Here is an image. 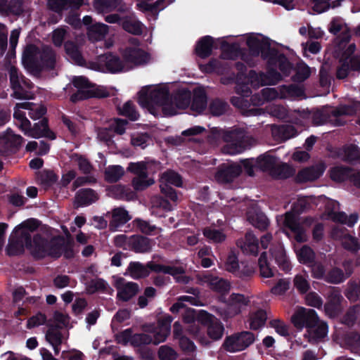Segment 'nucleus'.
Returning a JSON list of instances; mask_svg holds the SVG:
<instances>
[{
    "instance_id": "obj_1",
    "label": "nucleus",
    "mask_w": 360,
    "mask_h": 360,
    "mask_svg": "<svg viewBox=\"0 0 360 360\" xmlns=\"http://www.w3.org/2000/svg\"><path fill=\"white\" fill-rule=\"evenodd\" d=\"M139 103L154 116L174 115L189 105L193 111L200 113L207 107V96L201 87L195 88L193 94L182 89L170 96L167 87L150 86L140 91Z\"/></svg>"
},
{
    "instance_id": "obj_2",
    "label": "nucleus",
    "mask_w": 360,
    "mask_h": 360,
    "mask_svg": "<svg viewBox=\"0 0 360 360\" xmlns=\"http://www.w3.org/2000/svg\"><path fill=\"white\" fill-rule=\"evenodd\" d=\"M37 227L38 221L33 219H28L16 226L10 237L7 248L8 254L18 255L26 248L36 257H44L46 255L59 257L62 255L64 248V240L62 238H54L47 243L41 237L36 236L32 241L31 233Z\"/></svg>"
},
{
    "instance_id": "obj_3",
    "label": "nucleus",
    "mask_w": 360,
    "mask_h": 360,
    "mask_svg": "<svg viewBox=\"0 0 360 360\" xmlns=\"http://www.w3.org/2000/svg\"><path fill=\"white\" fill-rule=\"evenodd\" d=\"M128 274L134 279L146 277L150 271L163 272L173 276L178 282L188 283L189 278L184 276V269L182 266H165L153 262H148L146 266L139 262H131L127 267Z\"/></svg>"
},
{
    "instance_id": "obj_4",
    "label": "nucleus",
    "mask_w": 360,
    "mask_h": 360,
    "mask_svg": "<svg viewBox=\"0 0 360 360\" xmlns=\"http://www.w3.org/2000/svg\"><path fill=\"white\" fill-rule=\"evenodd\" d=\"M247 44L253 53L259 54V51L264 58H269L270 65L278 67L284 74H287L289 69V63L286 58L282 55H278L274 50L270 49V44L266 39L262 35H252L248 38Z\"/></svg>"
},
{
    "instance_id": "obj_5",
    "label": "nucleus",
    "mask_w": 360,
    "mask_h": 360,
    "mask_svg": "<svg viewBox=\"0 0 360 360\" xmlns=\"http://www.w3.org/2000/svg\"><path fill=\"white\" fill-rule=\"evenodd\" d=\"M222 137L226 143L223 147L222 151L229 155L241 153L256 142L251 136L238 129L225 131Z\"/></svg>"
},
{
    "instance_id": "obj_6",
    "label": "nucleus",
    "mask_w": 360,
    "mask_h": 360,
    "mask_svg": "<svg viewBox=\"0 0 360 360\" xmlns=\"http://www.w3.org/2000/svg\"><path fill=\"white\" fill-rule=\"evenodd\" d=\"M72 82L77 89V92L70 96V101L73 103L92 97L105 98L109 96L105 87L93 85L83 76L74 77Z\"/></svg>"
},
{
    "instance_id": "obj_7",
    "label": "nucleus",
    "mask_w": 360,
    "mask_h": 360,
    "mask_svg": "<svg viewBox=\"0 0 360 360\" xmlns=\"http://www.w3.org/2000/svg\"><path fill=\"white\" fill-rule=\"evenodd\" d=\"M56 56L50 47L40 51L34 45H28L22 55V63L27 66H46L53 68Z\"/></svg>"
},
{
    "instance_id": "obj_8",
    "label": "nucleus",
    "mask_w": 360,
    "mask_h": 360,
    "mask_svg": "<svg viewBox=\"0 0 360 360\" xmlns=\"http://www.w3.org/2000/svg\"><path fill=\"white\" fill-rule=\"evenodd\" d=\"M13 117L16 120V124L23 131L25 135L34 139L46 137L51 140L55 139L56 136L54 133L48 127L47 120H42L38 123L34 124V127L31 128V123L25 117V112H14Z\"/></svg>"
},
{
    "instance_id": "obj_9",
    "label": "nucleus",
    "mask_w": 360,
    "mask_h": 360,
    "mask_svg": "<svg viewBox=\"0 0 360 360\" xmlns=\"http://www.w3.org/2000/svg\"><path fill=\"white\" fill-rule=\"evenodd\" d=\"M257 169L268 172L275 178L285 179L290 174V167L280 162L274 155L264 153L256 159Z\"/></svg>"
},
{
    "instance_id": "obj_10",
    "label": "nucleus",
    "mask_w": 360,
    "mask_h": 360,
    "mask_svg": "<svg viewBox=\"0 0 360 360\" xmlns=\"http://www.w3.org/2000/svg\"><path fill=\"white\" fill-rule=\"evenodd\" d=\"M11 87L13 91L12 96L17 99H32V84L27 80L13 66L9 68Z\"/></svg>"
},
{
    "instance_id": "obj_11",
    "label": "nucleus",
    "mask_w": 360,
    "mask_h": 360,
    "mask_svg": "<svg viewBox=\"0 0 360 360\" xmlns=\"http://www.w3.org/2000/svg\"><path fill=\"white\" fill-rule=\"evenodd\" d=\"M172 319L166 316L158 320L156 325H149L145 327L144 331L151 340V343L158 345L163 342L170 333Z\"/></svg>"
},
{
    "instance_id": "obj_12",
    "label": "nucleus",
    "mask_w": 360,
    "mask_h": 360,
    "mask_svg": "<svg viewBox=\"0 0 360 360\" xmlns=\"http://www.w3.org/2000/svg\"><path fill=\"white\" fill-rule=\"evenodd\" d=\"M91 68L98 71L110 72L126 71L129 69L117 56L111 53L99 56L96 60L92 63Z\"/></svg>"
},
{
    "instance_id": "obj_13",
    "label": "nucleus",
    "mask_w": 360,
    "mask_h": 360,
    "mask_svg": "<svg viewBox=\"0 0 360 360\" xmlns=\"http://www.w3.org/2000/svg\"><path fill=\"white\" fill-rule=\"evenodd\" d=\"M150 167V163L145 162L129 165L128 169L136 175L132 181L133 186L136 190H143L154 184L153 179L148 178L147 174Z\"/></svg>"
},
{
    "instance_id": "obj_14",
    "label": "nucleus",
    "mask_w": 360,
    "mask_h": 360,
    "mask_svg": "<svg viewBox=\"0 0 360 360\" xmlns=\"http://www.w3.org/2000/svg\"><path fill=\"white\" fill-rule=\"evenodd\" d=\"M221 299L226 304V308L220 313L224 319L239 314L249 303L248 298L239 293H232L227 299Z\"/></svg>"
},
{
    "instance_id": "obj_15",
    "label": "nucleus",
    "mask_w": 360,
    "mask_h": 360,
    "mask_svg": "<svg viewBox=\"0 0 360 360\" xmlns=\"http://www.w3.org/2000/svg\"><path fill=\"white\" fill-rule=\"evenodd\" d=\"M254 335L250 332H243L227 337L224 343V348L230 352L242 351L253 343Z\"/></svg>"
},
{
    "instance_id": "obj_16",
    "label": "nucleus",
    "mask_w": 360,
    "mask_h": 360,
    "mask_svg": "<svg viewBox=\"0 0 360 360\" xmlns=\"http://www.w3.org/2000/svg\"><path fill=\"white\" fill-rule=\"evenodd\" d=\"M123 58L129 68L133 66L145 65L150 61V55L139 46L127 47L123 52Z\"/></svg>"
},
{
    "instance_id": "obj_17",
    "label": "nucleus",
    "mask_w": 360,
    "mask_h": 360,
    "mask_svg": "<svg viewBox=\"0 0 360 360\" xmlns=\"http://www.w3.org/2000/svg\"><path fill=\"white\" fill-rule=\"evenodd\" d=\"M291 86H283L279 89L276 88H265L261 91V96L255 94L252 96L251 101L253 105H262L266 101L274 100L278 98H286L290 94Z\"/></svg>"
},
{
    "instance_id": "obj_18",
    "label": "nucleus",
    "mask_w": 360,
    "mask_h": 360,
    "mask_svg": "<svg viewBox=\"0 0 360 360\" xmlns=\"http://www.w3.org/2000/svg\"><path fill=\"white\" fill-rule=\"evenodd\" d=\"M320 320L316 311L312 309L299 307L294 312V327L302 328H311Z\"/></svg>"
},
{
    "instance_id": "obj_19",
    "label": "nucleus",
    "mask_w": 360,
    "mask_h": 360,
    "mask_svg": "<svg viewBox=\"0 0 360 360\" xmlns=\"http://www.w3.org/2000/svg\"><path fill=\"white\" fill-rule=\"evenodd\" d=\"M281 78V75L274 70H270L266 74H257L255 71H250L248 75V81L255 89L260 86L276 84Z\"/></svg>"
},
{
    "instance_id": "obj_20",
    "label": "nucleus",
    "mask_w": 360,
    "mask_h": 360,
    "mask_svg": "<svg viewBox=\"0 0 360 360\" xmlns=\"http://www.w3.org/2000/svg\"><path fill=\"white\" fill-rule=\"evenodd\" d=\"M332 234L334 238L342 240V247L350 252H357L360 250V243L357 238L349 234L346 228L337 226L333 229Z\"/></svg>"
},
{
    "instance_id": "obj_21",
    "label": "nucleus",
    "mask_w": 360,
    "mask_h": 360,
    "mask_svg": "<svg viewBox=\"0 0 360 360\" xmlns=\"http://www.w3.org/2000/svg\"><path fill=\"white\" fill-rule=\"evenodd\" d=\"M356 171L353 168L345 165H337L328 170L330 179L337 183H342L349 181L355 186V175Z\"/></svg>"
},
{
    "instance_id": "obj_22",
    "label": "nucleus",
    "mask_w": 360,
    "mask_h": 360,
    "mask_svg": "<svg viewBox=\"0 0 360 360\" xmlns=\"http://www.w3.org/2000/svg\"><path fill=\"white\" fill-rule=\"evenodd\" d=\"M241 172V167L236 163H224L221 165L215 174V179L220 183L233 181Z\"/></svg>"
},
{
    "instance_id": "obj_23",
    "label": "nucleus",
    "mask_w": 360,
    "mask_h": 360,
    "mask_svg": "<svg viewBox=\"0 0 360 360\" xmlns=\"http://www.w3.org/2000/svg\"><path fill=\"white\" fill-rule=\"evenodd\" d=\"M202 284L221 295L226 294L231 288V283L225 279L211 275H204L200 278Z\"/></svg>"
},
{
    "instance_id": "obj_24",
    "label": "nucleus",
    "mask_w": 360,
    "mask_h": 360,
    "mask_svg": "<svg viewBox=\"0 0 360 360\" xmlns=\"http://www.w3.org/2000/svg\"><path fill=\"white\" fill-rule=\"evenodd\" d=\"M338 157L350 165H360V148L354 143L345 144L340 149Z\"/></svg>"
},
{
    "instance_id": "obj_25",
    "label": "nucleus",
    "mask_w": 360,
    "mask_h": 360,
    "mask_svg": "<svg viewBox=\"0 0 360 360\" xmlns=\"http://www.w3.org/2000/svg\"><path fill=\"white\" fill-rule=\"evenodd\" d=\"M328 326L326 321L319 320L318 323L307 329L304 337L311 344H317L321 342L328 334Z\"/></svg>"
},
{
    "instance_id": "obj_26",
    "label": "nucleus",
    "mask_w": 360,
    "mask_h": 360,
    "mask_svg": "<svg viewBox=\"0 0 360 360\" xmlns=\"http://www.w3.org/2000/svg\"><path fill=\"white\" fill-rule=\"evenodd\" d=\"M115 285L117 290V297L123 301L129 300L138 292V285L136 283L126 281L122 278H116Z\"/></svg>"
},
{
    "instance_id": "obj_27",
    "label": "nucleus",
    "mask_w": 360,
    "mask_h": 360,
    "mask_svg": "<svg viewBox=\"0 0 360 360\" xmlns=\"http://www.w3.org/2000/svg\"><path fill=\"white\" fill-rule=\"evenodd\" d=\"M325 169L326 167L323 163L304 168L298 172L296 180L299 182L316 180L323 175ZM295 180V179L294 178Z\"/></svg>"
},
{
    "instance_id": "obj_28",
    "label": "nucleus",
    "mask_w": 360,
    "mask_h": 360,
    "mask_svg": "<svg viewBox=\"0 0 360 360\" xmlns=\"http://www.w3.org/2000/svg\"><path fill=\"white\" fill-rule=\"evenodd\" d=\"M237 245L247 255L257 256L258 254V239L252 232H248L244 238L239 239Z\"/></svg>"
},
{
    "instance_id": "obj_29",
    "label": "nucleus",
    "mask_w": 360,
    "mask_h": 360,
    "mask_svg": "<svg viewBox=\"0 0 360 360\" xmlns=\"http://www.w3.org/2000/svg\"><path fill=\"white\" fill-rule=\"evenodd\" d=\"M236 93L240 96H233L231 99V103L236 108L245 110L250 106V103L245 97H248L251 94L250 89L248 84H238L236 88Z\"/></svg>"
},
{
    "instance_id": "obj_30",
    "label": "nucleus",
    "mask_w": 360,
    "mask_h": 360,
    "mask_svg": "<svg viewBox=\"0 0 360 360\" xmlns=\"http://www.w3.org/2000/svg\"><path fill=\"white\" fill-rule=\"evenodd\" d=\"M23 109L29 111V115L33 120L41 118L46 112L44 106L30 102L17 103L14 112H24L22 111Z\"/></svg>"
},
{
    "instance_id": "obj_31",
    "label": "nucleus",
    "mask_w": 360,
    "mask_h": 360,
    "mask_svg": "<svg viewBox=\"0 0 360 360\" xmlns=\"http://www.w3.org/2000/svg\"><path fill=\"white\" fill-rule=\"evenodd\" d=\"M160 181L161 192L167 191V188H171L169 186L180 187L182 185L181 176L174 171H167L162 173Z\"/></svg>"
},
{
    "instance_id": "obj_32",
    "label": "nucleus",
    "mask_w": 360,
    "mask_h": 360,
    "mask_svg": "<svg viewBox=\"0 0 360 360\" xmlns=\"http://www.w3.org/2000/svg\"><path fill=\"white\" fill-rule=\"evenodd\" d=\"M205 319L208 321L207 333L213 340H219L222 337L224 326L215 317L209 314H204Z\"/></svg>"
},
{
    "instance_id": "obj_33",
    "label": "nucleus",
    "mask_w": 360,
    "mask_h": 360,
    "mask_svg": "<svg viewBox=\"0 0 360 360\" xmlns=\"http://www.w3.org/2000/svg\"><path fill=\"white\" fill-rule=\"evenodd\" d=\"M271 254L279 267L285 271L290 270V262L286 257L285 251L281 244L271 248Z\"/></svg>"
},
{
    "instance_id": "obj_34",
    "label": "nucleus",
    "mask_w": 360,
    "mask_h": 360,
    "mask_svg": "<svg viewBox=\"0 0 360 360\" xmlns=\"http://www.w3.org/2000/svg\"><path fill=\"white\" fill-rule=\"evenodd\" d=\"M130 242L129 250L139 253L150 252L153 247L152 242L149 238L141 236H131Z\"/></svg>"
},
{
    "instance_id": "obj_35",
    "label": "nucleus",
    "mask_w": 360,
    "mask_h": 360,
    "mask_svg": "<svg viewBox=\"0 0 360 360\" xmlns=\"http://www.w3.org/2000/svg\"><path fill=\"white\" fill-rule=\"evenodd\" d=\"M131 219L128 212L122 207H117L112 211V220L110 221V229L115 231L120 226Z\"/></svg>"
},
{
    "instance_id": "obj_36",
    "label": "nucleus",
    "mask_w": 360,
    "mask_h": 360,
    "mask_svg": "<svg viewBox=\"0 0 360 360\" xmlns=\"http://www.w3.org/2000/svg\"><path fill=\"white\" fill-rule=\"evenodd\" d=\"M98 200L97 194L91 189L79 190L75 198V205L77 207L87 206Z\"/></svg>"
},
{
    "instance_id": "obj_37",
    "label": "nucleus",
    "mask_w": 360,
    "mask_h": 360,
    "mask_svg": "<svg viewBox=\"0 0 360 360\" xmlns=\"http://www.w3.org/2000/svg\"><path fill=\"white\" fill-rule=\"evenodd\" d=\"M202 234L209 242L213 243H221L226 239L224 229H218L213 225L204 228Z\"/></svg>"
},
{
    "instance_id": "obj_38",
    "label": "nucleus",
    "mask_w": 360,
    "mask_h": 360,
    "mask_svg": "<svg viewBox=\"0 0 360 360\" xmlns=\"http://www.w3.org/2000/svg\"><path fill=\"white\" fill-rule=\"evenodd\" d=\"M328 300L325 304L326 310L327 312L335 314L339 310L343 299L340 291L336 288H333L328 293Z\"/></svg>"
},
{
    "instance_id": "obj_39",
    "label": "nucleus",
    "mask_w": 360,
    "mask_h": 360,
    "mask_svg": "<svg viewBox=\"0 0 360 360\" xmlns=\"http://www.w3.org/2000/svg\"><path fill=\"white\" fill-rule=\"evenodd\" d=\"M46 339L53 347L55 353L58 354L60 352V345L66 339V336L58 328H51L46 334Z\"/></svg>"
},
{
    "instance_id": "obj_40",
    "label": "nucleus",
    "mask_w": 360,
    "mask_h": 360,
    "mask_svg": "<svg viewBox=\"0 0 360 360\" xmlns=\"http://www.w3.org/2000/svg\"><path fill=\"white\" fill-rule=\"evenodd\" d=\"M299 60L294 65V82H302L311 75V68L297 56Z\"/></svg>"
},
{
    "instance_id": "obj_41",
    "label": "nucleus",
    "mask_w": 360,
    "mask_h": 360,
    "mask_svg": "<svg viewBox=\"0 0 360 360\" xmlns=\"http://www.w3.org/2000/svg\"><path fill=\"white\" fill-rule=\"evenodd\" d=\"M108 32V26L103 23H96L88 27L87 34L92 41L103 39Z\"/></svg>"
},
{
    "instance_id": "obj_42",
    "label": "nucleus",
    "mask_w": 360,
    "mask_h": 360,
    "mask_svg": "<svg viewBox=\"0 0 360 360\" xmlns=\"http://www.w3.org/2000/svg\"><path fill=\"white\" fill-rule=\"evenodd\" d=\"M248 220L252 226L261 230L266 229L269 224V219L262 212L255 210L248 212Z\"/></svg>"
},
{
    "instance_id": "obj_43",
    "label": "nucleus",
    "mask_w": 360,
    "mask_h": 360,
    "mask_svg": "<svg viewBox=\"0 0 360 360\" xmlns=\"http://www.w3.org/2000/svg\"><path fill=\"white\" fill-rule=\"evenodd\" d=\"M355 51L356 45L354 44H349L347 48L342 53L340 59L352 63L353 69L360 72V56H354Z\"/></svg>"
},
{
    "instance_id": "obj_44",
    "label": "nucleus",
    "mask_w": 360,
    "mask_h": 360,
    "mask_svg": "<svg viewBox=\"0 0 360 360\" xmlns=\"http://www.w3.org/2000/svg\"><path fill=\"white\" fill-rule=\"evenodd\" d=\"M212 38L210 36L202 37L197 43L195 47L196 54L202 58L208 57L212 52Z\"/></svg>"
},
{
    "instance_id": "obj_45",
    "label": "nucleus",
    "mask_w": 360,
    "mask_h": 360,
    "mask_svg": "<svg viewBox=\"0 0 360 360\" xmlns=\"http://www.w3.org/2000/svg\"><path fill=\"white\" fill-rule=\"evenodd\" d=\"M65 49L67 55L72 63L79 65L84 64L83 57L79 50V48L75 45L72 41H68L65 44Z\"/></svg>"
},
{
    "instance_id": "obj_46",
    "label": "nucleus",
    "mask_w": 360,
    "mask_h": 360,
    "mask_svg": "<svg viewBox=\"0 0 360 360\" xmlns=\"http://www.w3.org/2000/svg\"><path fill=\"white\" fill-rule=\"evenodd\" d=\"M266 312L263 310H257L250 313L248 319L250 328L257 330L263 326L266 321Z\"/></svg>"
},
{
    "instance_id": "obj_47",
    "label": "nucleus",
    "mask_w": 360,
    "mask_h": 360,
    "mask_svg": "<svg viewBox=\"0 0 360 360\" xmlns=\"http://www.w3.org/2000/svg\"><path fill=\"white\" fill-rule=\"evenodd\" d=\"M277 221L283 232L290 238L292 233V213L287 212L284 215L277 217Z\"/></svg>"
},
{
    "instance_id": "obj_48",
    "label": "nucleus",
    "mask_w": 360,
    "mask_h": 360,
    "mask_svg": "<svg viewBox=\"0 0 360 360\" xmlns=\"http://www.w3.org/2000/svg\"><path fill=\"white\" fill-rule=\"evenodd\" d=\"M296 255L298 261L302 264L309 265L315 261V253L308 245H304Z\"/></svg>"
},
{
    "instance_id": "obj_49",
    "label": "nucleus",
    "mask_w": 360,
    "mask_h": 360,
    "mask_svg": "<svg viewBox=\"0 0 360 360\" xmlns=\"http://www.w3.org/2000/svg\"><path fill=\"white\" fill-rule=\"evenodd\" d=\"M345 280L346 277L343 271L338 267H333L326 273L324 281L331 284H339Z\"/></svg>"
},
{
    "instance_id": "obj_50",
    "label": "nucleus",
    "mask_w": 360,
    "mask_h": 360,
    "mask_svg": "<svg viewBox=\"0 0 360 360\" xmlns=\"http://www.w3.org/2000/svg\"><path fill=\"white\" fill-rule=\"evenodd\" d=\"M124 30L134 34H140L143 32V25L138 20L127 18L122 22Z\"/></svg>"
},
{
    "instance_id": "obj_51",
    "label": "nucleus",
    "mask_w": 360,
    "mask_h": 360,
    "mask_svg": "<svg viewBox=\"0 0 360 360\" xmlns=\"http://www.w3.org/2000/svg\"><path fill=\"white\" fill-rule=\"evenodd\" d=\"M70 37L68 27H60L52 32V41L56 46H61L64 40Z\"/></svg>"
},
{
    "instance_id": "obj_52",
    "label": "nucleus",
    "mask_w": 360,
    "mask_h": 360,
    "mask_svg": "<svg viewBox=\"0 0 360 360\" xmlns=\"http://www.w3.org/2000/svg\"><path fill=\"white\" fill-rule=\"evenodd\" d=\"M124 169L121 166H109L105 169V177L109 182H116L124 175Z\"/></svg>"
},
{
    "instance_id": "obj_53",
    "label": "nucleus",
    "mask_w": 360,
    "mask_h": 360,
    "mask_svg": "<svg viewBox=\"0 0 360 360\" xmlns=\"http://www.w3.org/2000/svg\"><path fill=\"white\" fill-rule=\"evenodd\" d=\"M311 207V200L307 196H299L296 202H294V217L296 214L305 212Z\"/></svg>"
},
{
    "instance_id": "obj_54",
    "label": "nucleus",
    "mask_w": 360,
    "mask_h": 360,
    "mask_svg": "<svg viewBox=\"0 0 360 360\" xmlns=\"http://www.w3.org/2000/svg\"><path fill=\"white\" fill-rule=\"evenodd\" d=\"M345 297L352 302L360 300V282L349 281L345 292Z\"/></svg>"
},
{
    "instance_id": "obj_55",
    "label": "nucleus",
    "mask_w": 360,
    "mask_h": 360,
    "mask_svg": "<svg viewBox=\"0 0 360 360\" xmlns=\"http://www.w3.org/2000/svg\"><path fill=\"white\" fill-rule=\"evenodd\" d=\"M312 122L316 126H320L331 121L329 111L327 110H316L311 116Z\"/></svg>"
},
{
    "instance_id": "obj_56",
    "label": "nucleus",
    "mask_w": 360,
    "mask_h": 360,
    "mask_svg": "<svg viewBox=\"0 0 360 360\" xmlns=\"http://www.w3.org/2000/svg\"><path fill=\"white\" fill-rule=\"evenodd\" d=\"M360 317V305L350 307L344 316V323L349 326H353Z\"/></svg>"
},
{
    "instance_id": "obj_57",
    "label": "nucleus",
    "mask_w": 360,
    "mask_h": 360,
    "mask_svg": "<svg viewBox=\"0 0 360 360\" xmlns=\"http://www.w3.org/2000/svg\"><path fill=\"white\" fill-rule=\"evenodd\" d=\"M260 275L264 278H270L274 276L272 269L270 267L269 264L266 259V253L263 252L258 261Z\"/></svg>"
},
{
    "instance_id": "obj_58",
    "label": "nucleus",
    "mask_w": 360,
    "mask_h": 360,
    "mask_svg": "<svg viewBox=\"0 0 360 360\" xmlns=\"http://www.w3.org/2000/svg\"><path fill=\"white\" fill-rule=\"evenodd\" d=\"M119 111L121 115L129 117L133 121L137 120L139 117V114L131 101H127L122 107H120Z\"/></svg>"
},
{
    "instance_id": "obj_59",
    "label": "nucleus",
    "mask_w": 360,
    "mask_h": 360,
    "mask_svg": "<svg viewBox=\"0 0 360 360\" xmlns=\"http://www.w3.org/2000/svg\"><path fill=\"white\" fill-rule=\"evenodd\" d=\"M340 65L337 68L336 77L338 79H344L347 77L350 71H356L352 68V63L347 60H339Z\"/></svg>"
},
{
    "instance_id": "obj_60",
    "label": "nucleus",
    "mask_w": 360,
    "mask_h": 360,
    "mask_svg": "<svg viewBox=\"0 0 360 360\" xmlns=\"http://www.w3.org/2000/svg\"><path fill=\"white\" fill-rule=\"evenodd\" d=\"M117 0H94V7L98 12H107L115 8Z\"/></svg>"
},
{
    "instance_id": "obj_61",
    "label": "nucleus",
    "mask_w": 360,
    "mask_h": 360,
    "mask_svg": "<svg viewBox=\"0 0 360 360\" xmlns=\"http://www.w3.org/2000/svg\"><path fill=\"white\" fill-rule=\"evenodd\" d=\"M37 179L44 188H47L56 181V177L53 172L43 171L38 174Z\"/></svg>"
},
{
    "instance_id": "obj_62",
    "label": "nucleus",
    "mask_w": 360,
    "mask_h": 360,
    "mask_svg": "<svg viewBox=\"0 0 360 360\" xmlns=\"http://www.w3.org/2000/svg\"><path fill=\"white\" fill-rule=\"evenodd\" d=\"M71 160L72 162H76L78 165L79 169L82 172L88 174L91 172V164L86 158H84L82 155L75 153L72 155Z\"/></svg>"
},
{
    "instance_id": "obj_63",
    "label": "nucleus",
    "mask_w": 360,
    "mask_h": 360,
    "mask_svg": "<svg viewBox=\"0 0 360 360\" xmlns=\"http://www.w3.org/2000/svg\"><path fill=\"white\" fill-rule=\"evenodd\" d=\"M354 112V108L349 105H340L329 111L331 117H340L343 115H352Z\"/></svg>"
},
{
    "instance_id": "obj_64",
    "label": "nucleus",
    "mask_w": 360,
    "mask_h": 360,
    "mask_svg": "<svg viewBox=\"0 0 360 360\" xmlns=\"http://www.w3.org/2000/svg\"><path fill=\"white\" fill-rule=\"evenodd\" d=\"M158 356L160 360H176L177 353L172 347L163 345L159 348Z\"/></svg>"
}]
</instances>
